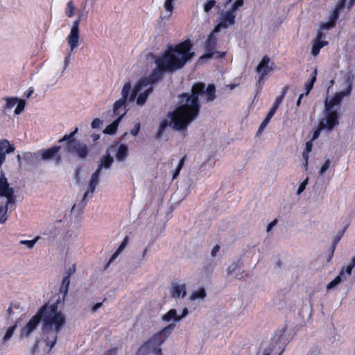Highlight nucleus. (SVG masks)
I'll return each mask as SVG.
<instances>
[{"label": "nucleus", "instance_id": "obj_1", "mask_svg": "<svg viewBox=\"0 0 355 355\" xmlns=\"http://www.w3.org/2000/svg\"><path fill=\"white\" fill-rule=\"evenodd\" d=\"M192 44L189 40L177 45L169 44L167 49L158 55L148 54L153 58L155 68L148 77L141 78L131 90V83L126 82L121 90L122 101L132 102L137 98V105L141 107L146 103L154 89V85L161 81L166 73L175 72L184 67L195 55L191 52Z\"/></svg>", "mask_w": 355, "mask_h": 355}, {"label": "nucleus", "instance_id": "obj_2", "mask_svg": "<svg viewBox=\"0 0 355 355\" xmlns=\"http://www.w3.org/2000/svg\"><path fill=\"white\" fill-rule=\"evenodd\" d=\"M216 87L214 84L206 85L205 83H194L191 92L182 93L179 97V105L168 114L170 118L163 119L159 124V129L165 130L168 125L177 131L187 130V126L197 119L200 114V102L207 103L214 101L216 98Z\"/></svg>", "mask_w": 355, "mask_h": 355}, {"label": "nucleus", "instance_id": "obj_3", "mask_svg": "<svg viewBox=\"0 0 355 355\" xmlns=\"http://www.w3.org/2000/svg\"><path fill=\"white\" fill-rule=\"evenodd\" d=\"M58 300L52 304H45L31 318L28 323L20 329L21 338L28 337L42 322V333L46 345L53 348L56 343L58 334L64 328L66 320L61 311L58 309Z\"/></svg>", "mask_w": 355, "mask_h": 355}, {"label": "nucleus", "instance_id": "obj_4", "mask_svg": "<svg viewBox=\"0 0 355 355\" xmlns=\"http://www.w3.org/2000/svg\"><path fill=\"white\" fill-rule=\"evenodd\" d=\"M67 41L70 47V50L64 58L63 67L60 69L58 63L55 62L51 63L46 74V81L55 83L58 78L62 76L64 71L68 67L71 62V53L73 52L79 45L80 31L79 28L77 27V22L72 24L69 35L67 37Z\"/></svg>", "mask_w": 355, "mask_h": 355}, {"label": "nucleus", "instance_id": "obj_5", "mask_svg": "<svg viewBox=\"0 0 355 355\" xmlns=\"http://www.w3.org/2000/svg\"><path fill=\"white\" fill-rule=\"evenodd\" d=\"M117 144L112 145L105 151V154L103 155L98 162V167L96 170L92 174L89 191H87L83 194V198H91L94 193L96 187L99 184V179L101 175H105V171L110 169L114 162V158L110 155V150H114L116 148Z\"/></svg>", "mask_w": 355, "mask_h": 355}, {"label": "nucleus", "instance_id": "obj_6", "mask_svg": "<svg viewBox=\"0 0 355 355\" xmlns=\"http://www.w3.org/2000/svg\"><path fill=\"white\" fill-rule=\"evenodd\" d=\"M243 0H235L231 6L225 11H222L219 18V23L214 28V32L218 33L221 29H226L235 24L237 10L243 6Z\"/></svg>", "mask_w": 355, "mask_h": 355}, {"label": "nucleus", "instance_id": "obj_7", "mask_svg": "<svg viewBox=\"0 0 355 355\" xmlns=\"http://www.w3.org/2000/svg\"><path fill=\"white\" fill-rule=\"evenodd\" d=\"M339 111L324 105L323 116L319 121L320 129H325V131L331 132L335 127L339 125Z\"/></svg>", "mask_w": 355, "mask_h": 355}, {"label": "nucleus", "instance_id": "obj_8", "mask_svg": "<svg viewBox=\"0 0 355 355\" xmlns=\"http://www.w3.org/2000/svg\"><path fill=\"white\" fill-rule=\"evenodd\" d=\"M289 341L290 338L287 334V331L286 329H282L281 331L276 332L275 336L271 343L272 347L267 346V342H263L261 345V349H259V351H261V349L264 350L265 347L272 348L273 350L277 347L278 350L280 351L279 355H281Z\"/></svg>", "mask_w": 355, "mask_h": 355}, {"label": "nucleus", "instance_id": "obj_9", "mask_svg": "<svg viewBox=\"0 0 355 355\" xmlns=\"http://www.w3.org/2000/svg\"><path fill=\"white\" fill-rule=\"evenodd\" d=\"M345 84L346 87L340 92L336 93L333 98L329 99V96L326 97L324 100V105H327L328 107H332L333 109L339 111V105L342 102L343 98L345 96H349L352 92V83L348 80H346L345 81Z\"/></svg>", "mask_w": 355, "mask_h": 355}, {"label": "nucleus", "instance_id": "obj_10", "mask_svg": "<svg viewBox=\"0 0 355 355\" xmlns=\"http://www.w3.org/2000/svg\"><path fill=\"white\" fill-rule=\"evenodd\" d=\"M60 149V146H54L47 149L40 150L41 162L52 161L55 166L60 165L62 162L61 155L59 153Z\"/></svg>", "mask_w": 355, "mask_h": 355}, {"label": "nucleus", "instance_id": "obj_11", "mask_svg": "<svg viewBox=\"0 0 355 355\" xmlns=\"http://www.w3.org/2000/svg\"><path fill=\"white\" fill-rule=\"evenodd\" d=\"M13 194L14 189L13 188L9 187L8 180L5 178L4 173L1 171L0 177V196H4L7 198V202L6 203V206L4 207L7 211L10 205H14L15 203V198Z\"/></svg>", "mask_w": 355, "mask_h": 355}, {"label": "nucleus", "instance_id": "obj_12", "mask_svg": "<svg viewBox=\"0 0 355 355\" xmlns=\"http://www.w3.org/2000/svg\"><path fill=\"white\" fill-rule=\"evenodd\" d=\"M65 150L72 155H76L80 159H85L88 155L87 146L78 141H70L66 144Z\"/></svg>", "mask_w": 355, "mask_h": 355}, {"label": "nucleus", "instance_id": "obj_13", "mask_svg": "<svg viewBox=\"0 0 355 355\" xmlns=\"http://www.w3.org/2000/svg\"><path fill=\"white\" fill-rule=\"evenodd\" d=\"M275 64L268 56H264L256 68V72L259 74V83L263 80L264 77L272 71Z\"/></svg>", "mask_w": 355, "mask_h": 355}, {"label": "nucleus", "instance_id": "obj_14", "mask_svg": "<svg viewBox=\"0 0 355 355\" xmlns=\"http://www.w3.org/2000/svg\"><path fill=\"white\" fill-rule=\"evenodd\" d=\"M216 37L214 33H210L205 42V53L200 56V60L211 58L215 53L219 54L220 58H223L225 56V53L224 52L220 53L214 51L216 46Z\"/></svg>", "mask_w": 355, "mask_h": 355}, {"label": "nucleus", "instance_id": "obj_15", "mask_svg": "<svg viewBox=\"0 0 355 355\" xmlns=\"http://www.w3.org/2000/svg\"><path fill=\"white\" fill-rule=\"evenodd\" d=\"M171 297L174 299L184 298L187 295V286L180 280H174L171 282Z\"/></svg>", "mask_w": 355, "mask_h": 355}, {"label": "nucleus", "instance_id": "obj_16", "mask_svg": "<svg viewBox=\"0 0 355 355\" xmlns=\"http://www.w3.org/2000/svg\"><path fill=\"white\" fill-rule=\"evenodd\" d=\"M344 8V2H340L338 4H337L336 7L335 8L333 13L331 15V19L329 21L323 23L321 25V28L322 29L328 30L331 28L334 27L336 24V22L339 17V11L342 10Z\"/></svg>", "mask_w": 355, "mask_h": 355}, {"label": "nucleus", "instance_id": "obj_17", "mask_svg": "<svg viewBox=\"0 0 355 355\" xmlns=\"http://www.w3.org/2000/svg\"><path fill=\"white\" fill-rule=\"evenodd\" d=\"M23 158L29 164L33 166L37 165L41 162L40 151L37 150L34 153L26 152L23 155Z\"/></svg>", "mask_w": 355, "mask_h": 355}, {"label": "nucleus", "instance_id": "obj_18", "mask_svg": "<svg viewBox=\"0 0 355 355\" xmlns=\"http://www.w3.org/2000/svg\"><path fill=\"white\" fill-rule=\"evenodd\" d=\"M126 102L127 101H122L121 99H119L114 103L113 112L115 115H119V116L121 114H123L124 116L126 114Z\"/></svg>", "mask_w": 355, "mask_h": 355}, {"label": "nucleus", "instance_id": "obj_19", "mask_svg": "<svg viewBox=\"0 0 355 355\" xmlns=\"http://www.w3.org/2000/svg\"><path fill=\"white\" fill-rule=\"evenodd\" d=\"M123 117V114L119 116L111 124L108 125L103 130V133L106 135H114L116 133L119 124Z\"/></svg>", "mask_w": 355, "mask_h": 355}, {"label": "nucleus", "instance_id": "obj_20", "mask_svg": "<svg viewBox=\"0 0 355 355\" xmlns=\"http://www.w3.org/2000/svg\"><path fill=\"white\" fill-rule=\"evenodd\" d=\"M128 155V148L125 144H121L116 153V159L117 161H124Z\"/></svg>", "mask_w": 355, "mask_h": 355}, {"label": "nucleus", "instance_id": "obj_21", "mask_svg": "<svg viewBox=\"0 0 355 355\" xmlns=\"http://www.w3.org/2000/svg\"><path fill=\"white\" fill-rule=\"evenodd\" d=\"M17 325H13L7 329V331L2 338L1 343L0 345V349H2L4 346H6V343L12 337L14 332L16 329Z\"/></svg>", "mask_w": 355, "mask_h": 355}, {"label": "nucleus", "instance_id": "obj_22", "mask_svg": "<svg viewBox=\"0 0 355 355\" xmlns=\"http://www.w3.org/2000/svg\"><path fill=\"white\" fill-rule=\"evenodd\" d=\"M316 75H317V70L316 69H314V71L312 72V76L311 78V79L305 83L304 84V88L306 89V92L304 93V94L306 96L309 95L310 91L312 89L313 85H314V83L316 80Z\"/></svg>", "mask_w": 355, "mask_h": 355}, {"label": "nucleus", "instance_id": "obj_23", "mask_svg": "<svg viewBox=\"0 0 355 355\" xmlns=\"http://www.w3.org/2000/svg\"><path fill=\"white\" fill-rule=\"evenodd\" d=\"M128 241V237H125L124 241L122 242V243L120 245V246L118 248L116 251L112 255V257L110 258L105 268H107L110 264H111L112 262L114 261L116 259V257L119 256V254L123 250L126 245V242Z\"/></svg>", "mask_w": 355, "mask_h": 355}, {"label": "nucleus", "instance_id": "obj_24", "mask_svg": "<svg viewBox=\"0 0 355 355\" xmlns=\"http://www.w3.org/2000/svg\"><path fill=\"white\" fill-rule=\"evenodd\" d=\"M166 338L167 336H164L162 333L159 332L150 338V343H155V345L160 347L161 345L164 343Z\"/></svg>", "mask_w": 355, "mask_h": 355}, {"label": "nucleus", "instance_id": "obj_25", "mask_svg": "<svg viewBox=\"0 0 355 355\" xmlns=\"http://www.w3.org/2000/svg\"><path fill=\"white\" fill-rule=\"evenodd\" d=\"M159 346L155 345V343H150V339L144 343L139 349L144 348L143 354L148 355L150 352H153V349H156Z\"/></svg>", "mask_w": 355, "mask_h": 355}, {"label": "nucleus", "instance_id": "obj_26", "mask_svg": "<svg viewBox=\"0 0 355 355\" xmlns=\"http://www.w3.org/2000/svg\"><path fill=\"white\" fill-rule=\"evenodd\" d=\"M206 291L204 288H200L192 293L190 296L191 300H203L206 297Z\"/></svg>", "mask_w": 355, "mask_h": 355}, {"label": "nucleus", "instance_id": "obj_27", "mask_svg": "<svg viewBox=\"0 0 355 355\" xmlns=\"http://www.w3.org/2000/svg\"><path fill=\"white\" fill-rule=\"evenodd\" d=\"M148 246H146L142 251L141 256L139 260L133 266L135 268H140L143 265V262L148 259Z\"/></svg>", "mask_w": 355, "mask_h": 355}, {"label": "nucleus", "instance_id": "obj_28", "mask_svg": "<svg viewBox=\"0 0 355 355\" xmlns=\"http://www.w3.org/2000/svg\"><path fill=\"white\" fill-rule=\"evenodd\" d=\"M177 318H178V316L177 315V312L175 309H171L162 316V320L165 322H169L171 320L178 321Z\"/></svg>", "mask_w": 355, "mask_h": 355}, {"label": "nucleus", "instance_id": "obj_29", "mask_svg": "<svg viewBox=\"0 0 355 355\" xmlns=\"http://www.w3.org/2000/svg\"><path fill=\"white\" fill-rule=\"evenodd\" d=\"M342 276H344L343 270L340 271V274L336 277H335L334 279H333L327 285V289L329 290L337 286L342 280H343Z\"/></svg>", "mask_w": 355, "mask_h": 355}, {"label": "nucleus", "instance_id": "obj_30", "mask_svg": "<svg viewBox=\"0 0 355 355\" xmlns=\"http://www.w3.org/2000/svg\"><path fill=\"white\" fill-rule=\"evenodd\" d=\"M76 6L73 4V1H69L64 10V13L67 17L71 18L75 15Z\"/></svg>", "mask_w": 355, "mask_h": 355}, {"label": "nucleus", "instance_id": "obj_31", "mask_svg": "<svg viewBox=\"0 0 355 355\" xmlns=\"http://www.w3.org/2000/svg\"><path fill=\"white\" fill-rule=\"evenodd\" d=\"M327 44H328L327 42H315L314 43V44L313 45L312 49H311V53L313 54V55H314V56L317 55L319 53L320 49L322 48L323 46L327 45Z\"/></svg>", "mask_w": 355, "mask_h": 355}, {"label": "nucleus", "instance_id": "obj_32", "mask_svg": "<svg viewBox=\"0 0 355 355\" xmlns=\"http://www.w3.org/2000/svg\"><path fill=\"white\" fill-rule=\"evenodd\" d=\"M240 260L233 262L227 268V273L230 275H234L235 272L240 269Z\"/></svg>", "mask_w": 355, "mask_h": 355}, {"label": "nucleus", "instance_id": "obj_33", "mask_svg": "<svg viewBox=\"0 0 355 355\" xmlns=\"http://www.w3.org/2000/svg\"><path fill=\"white\" fill-rule=\"evenodd\" d=\"M25 105H26V101L24 100H22V99L19 100L18 99V103H17V107L15 110V114L16 115H19V114H21L24 110Z\"/></svg>", "mask_w": 355, "mask_h": 355}, {"label": "nucleus", "instance_id": "obj_34", "mask_svg": "<svg viewBox=\"0 0 355 355\" xmlns=\"http://www.w3.org/2000/svg\"><path fill=\"white\" fill-rule=\"evenodd\" d=\"M39 236L35 237L34 239L28 241V240H21L19 243L21 245H26L28 248L32 249L37 241L39 240Z\"/></svg>", "mask_w": 355, "mask_h": 355}, {"label": "nucleus", "instance_id": "obj_35", "mask_svg": "<svg viewBox=\"0 0 355 355\" xmlns=\"http://www.w3.org/2000/svg\"><path fill=\"white\" fill-rule=\"evenodd\" d=\"M6 104L5 105V107L8 109H12L18 103V98L17 97L6 98Z\"/></svg>", "mask_w": 355, "mask_h": 355}, {"label": "nucleus", "instance_id": "obj_36", "mask_svg": "<svg viewBox=\"0 0 355 355\" xmlns=\"http://www.w3.org/2000/svg\"><path fill=\"white\" fill-rule=\"evenodd\" d=\"M184 157L182 158L180 162H179V164L177 166V168H175V170L173 172V178L172 179L173 180H175L179 175L183 165H184Z\"/></svg>", "mask_w": 355, "mask_h": 355}, {"label": "nucleus", "instance_id": "obj_37", "mask_svg": "<svg viewBox=\"0 0 355 355\" xmlns=\"http://www.w3.org/2000/svg\"><path fill=\"white\" fill-rule=\"evenodd\" d=\"M309 182V178L307 177L299 186L297 190V195H300L305 189L306 185L308 184Z\"/></svg>", "mask_w": 355, "mask_h": 355}, {"label": "nucleus", "instance_id": "obj_38", "mask_svg": "<svg viewBox=\"0 0 355 355\" xmlns=\"http://www.w3.org/2000/svg\"><path fill=\"white\" fill-rule=\"evenodd\" d=\"M174 0H166L164 3V8L167 12H169V16H171V12L173 9V2Z\"/></svg>", "mask_w": 355, "mask_h": 355}, {"label": "nucleus", "instance_id": "obj_39", "mask_svg": "<svg viewBox=\"0 0 355 355\" xmlns=\"http://www.w3.org/2000/svg\"><path fill=\"white\" fill-rule=\"evenodd\" d=\"M330 163L331 162L329 159L325 160L324 163L322 164L319 171V174L320 175H323L328 170V168L330 166Z\"/></svg>", "mask_w": 355, "mask_h": 355}, {"label": "nucleus", "instance_id": "obj_40", "mask_svg": "<svg viewBox=\"0 0 355 355\" xmlns=\"http://www.w3.org/2000/svg\"><path fill=\"white\" fill-rule=\"evenodd\" d=\"M103 121L101 119L96 118L92 121L91 126L93 129L99 128L103 125Z\"/></svg>", "mask_w": 355, "mask_h": 355}, {"label": "nucleus", "instance_id": "obj_41", "mask_svg": "<svg viewBox=\"0 0 355 355\" xmlns=\"http://www.w3.org/2000/svg\"><path fill=\"white\" fill-rule=\"evenodd\" d=\"M7 213L6 209L3 207H0V223H4L7 220V216H6Z\"/></svg>", "mask_w": 355, "mask_h": 355}, {"label": "nucleus", "instance_id": "obj_42", "mask_svg": "<svg viewBox=\"0 0 355 355\" xmlns=\"http://www.w3.org/2000/svg\"><path fill=\"white\" fill-rule=\"evenodd\" d=\"M352 267L349 266V264L346 266V268H343L344 272V276H342V278L343 280H347V277L351 275Z\"/></svg>", "mask_w": 355, "mask_h": 355}, {"label": "nucleus", "instance_id": "obj_43", "mask_svg": "<svg viewBox=\"0 0 355 355\" xmlns=\"http://www.w3.org/2000/svg\"><path fill=\"white\" fill-rule=\"evenodd\" d=\"M352 267L349 266V264L346 266V268H343L344 272V276H342V278L343 280H347V277L351 275Z\"/></svg>", "mask_w": 355, "mask_h": 355}, {"label": "nucleus", "instance_id": "obj_44", "mask_svg": "<svg viewBox=\"0 0 355 355\" xmlns=\"http://www.w3.org/2000/svg\"><path fill=\"white\" fill-rule=\"evenodd\" d=\"M87 205V200L83 197L82 200L80 201V202L76 205L74 204L71 208V211H73V209L77 207L80 210L83 209Z\"/></svg>", "mask_w": 355, "mask_h": 355}, {"label": "nucleus", "instance_id": "obj_45", "mask_svg": "<svg viewBox=\"0 0 355 355\" xmlns=\"http://www.w3.org/2000/svg\"><path fill=\"white\" fill-rule=\"evenodd\" d=\"M320 348L315 345L313 346L309 351L306 355H320Z\"/></svg>", "mask_w": 355, "mask_h": 355}, {"label": "nucleus", "instance_id": "obj_46", "mask_svg": "<svg viewBox=\"0 0 355 355\" xmlns=\"http://www.w3.org/2000/svg\"><path fill=\"white\" fill-rule=\"evenodd\" d=\"M174 329V324H169L166 327L164 328L162 331L159 332L162 333L164 336H168L173 329Z\"/></svg>", "mask_w": 355, "mask_h": 355}, {"label": "nucleus", "instance_id": "obj_47", "mask_svg": "<svg viewBox=\"0 0 355 355\" xmlns=\"http://www.w3.org/2000/svg\"><path fill=\"white\" fill-rule=\"evenodd\" d=\"M216 4L215 0H209L205 6L204 10L205 12H209Z\"/></svg>", "mask_w": 355, "mask_h": 355}, {"label": "nucleus", "instance_id": "obj_48", "mask_svg": "<svg viewBox=\"0 0 355 355\" xmlns=\"http://www.w3.org/2000/svg\"><path fill=\"white\" fill-rule=\"evenodd\" d=\"M64 141H66L67 144L70 141H77L74 140L71 137H70L69 135H65L60 139L58 140V143H62Z\"/></svg>", "mask_w": 355, "mask_h": 355}, {"label": "nucleus", "instance_id": "obj_49", "mask_svg": "<svg viewBox=\"0 0 355 355\" xmlns=\"http://www.w3.org/2000/svg\"><path fill=\"white\" fill-rule=\"evenodd\" d=\"M322 130H325V129H320V125L318 123V129H316L313 133L312 140L318 139L320 134V132Z\"/></svg>", "mask_w": 355, "mask_h": 355}, {"label": "nucleus", "instance_id": "obj_50", "mask_svg": "<svg viewBox=\"0 0 355 355\" xmlns=\"http://www.w3.org/2000/svg\"><path fill=\"white\" fill-rule=\"evenodd\" d=\"M270 119H267V118H265L264 120L262 121V123H261L259 128V130H258V133L261 132V131H263V130L267 126V125L268 124V123L270 122Z\"/></svg>", "mask_w": 355, "mask_h": 355}, {"label": "nucleus", "instance_id": "obj_51", "mask_svg": "<svg viewBox=\"0 0 355 355\" xmlns=\"http://www.w3.org/2000/svg\"><path fill=\"white\" fill-rule=\"evenodd\" d=\"M140 130V123H137L135 128L130 131V134L133 136H137Z\"/></svg>", "mask_w": 355, "mask_h": 355}, {"label": "nucleus", "instance_id": "obj_52", "mask_svg": "<svg viewBox=\"0 0 355 355\" xmlns=\"http://www.w3.org/2000/svg\"><path fill=\"white\" fill-rule=\"evenodd\" d=\"M103 306V302H98L93 306H89L90 310L92 313L96 312L100 308H101Z\"/></svg>", "mask_w": 355, "mask_h": 355}, {"label": "nucleus", "instance_id": "obj_53", "mask_svg": "<svg viewBox=\"0 0 355 355\" xmlns=\"http://www.w3.org/2000/svg\"><path fill=\"white\" fill-rule=\"evenodd\" d=\"M70 272L68 274L67 276L64 277L62 282V286L64 287H69L70 284Z\"/></svg>", "mask_w": 355, "mask_h": 355}, {"label": "nucleus", "instance_id": "obj_54", "mask_svg": "<svg viewBox=\"0 0 355 355\" xmlns=\"http://www.w3.org/2000/svg\"><path fill=\"white\" fill-rule=\"evenodd\" d=\"M309 153V152H305V151H303V153H302V157L305 161V164L304 165V168L305 170L308 169Z\"/></svg>", "mask_w": 355, "mask_h": 355}, {"label": "nucleus", "instance_id": "obj_55", "mask_svg": "<svg viewBox=\"0 0 355 355\" xmlns=\"http://www.w3.org/2000/svg\"><path fill=\"white\" fill-rule=\"evenodd\" d=\"M277 108H276L275 107L272 106V107L270 110V111L268 112L267 116L266 118L268 119H271V118L274 116V114H275L276 111H277Z\"/></svg>", "mask_w": 355, "mask_h": 355}, {"label": "nucleus", "instance_id": "obj_56", "mask_svg": "<svg viewBox=\"0 0 355 355\" xmlns=\"http://www.w3.org/2000/svg\"><path fill=\"white\" fill-rule=\"evenodd\" d=\"M284 97L282 96H278L275 101V103L273 105L274 107H275L276 108H278L279 105L282 103L283 100H284Z\"/></svg>", "mask_w": 355, "mask_h": 355}, {"label": "nucleus", "instance_id": "obj_57", "mask_svg": "<svg viewBox=\"0 0 355 355\" xmlns=\"http://www.w3.org/2000/svg\"><path fill=\"white\" fill-rule=\"evenodd\" d=\"M68 288L69 287H64L63 286H60V292L61 293H62L63 295V297H62V300H64V297H66V295H67V293H68Z\"/></svg>", "mask_w": 355, "mask_h": 355}, {"label": "nucleus", "instance_id": "obj_58", "mask_svg": "<svg viewBox=\"0 0 355 355\" xmlns=\"http://www.w3.org/2000/svg\"><path fill=\"white\" fill-rule=\"evenodd\" d=\"M277 220L276 219H275L274 220L270 222L267 226V228H266L267 232H269L277 225Z\"/></svg>", "mask_w": 355, "mask_h": 355}, {"label": "nucleus", "instance_id": "obj_59", "mask_svg": "<svg viewBox=\"0 0 355 355\" xmlns=\"http://www.w3.org/2000/svg\"><path fill=\"white\" fill-rule=\"evenodd\" d=\"M219 250H220V246L215 245L211 250V255L212 257H215L216 255L217 252L219 251Z\"/></svg>", "mask_w": 355, "mask_h": 355}, {"label": "nucleus", "instance_id": "obj_60", "mask_svg": "<svg viewBox=\"0 0 355 355\" xmlns=\"http://www.w3.org/2000/svg\"><path fill=\"white\" fill-rule=\"evenodd\" d=\"M164 130H164V129H159V128H158V130H157V133H156L155 138H156L157 139H160L162 138V135H163V133H164Z\"/></svg>", "mask_w": 355, "mask_h": 355}, {"label": "nucleus", "instance_id": "obj_61", "mask_svg": "<svg viewBox=\"0 0 355 355\" xmlns=\"http://www.w3.org/2000/svg\"><path fill=\"white\" fill-rule=\"evenodd\" d=\"M83 15V12H80L78 13V18L73 22V24H75L76 22H77V27L78 28H79V24H80V21H81Z\"/></svg>", "mask_w": 355, "mask_h": 355}, {"label": "nucleus", "instance_id": "obj_62", "mask_svg": "<svg viewBox=\"0 0 355 355\" xmlns=\"http://www.w3.org/2000/svg\"><path fill=\"white\" fill-rule=\"evenodd\" d=\"M311 150H312V144L311 141H307L306 143V148L304 150V151L310 153L311 151Z\"/></svg>", "mask_w": 355, "mask_h": 355}, {"label": "nucleus", "instance_id": "obj_63", "mask_svg": "<svg viewBox=\"0 0 355 355\" xmlns=\"http://www.w3.org/2000/svg\"><path fill=\"white\" fill-rule=\"evenodd\" d=\"M325 38V35H324L322 32H319L317 34V42H322V39Z\"/></svg>", "mask_w": 355, "mask_h": 355}, {"label": "nucleus", "instance_id": "obj_64", "mask_svg": "<svg viewBox=\"0 0 355 355\" xmlns=\"http://www.w3.org/2000/svg\"><path fill=\"white\" fill-rule=\"evenodd\" d=\"M153 354L155 355H162V349L160 347L153 349V352H152Z\"/></svg>", "mask_w": 355, "mask_h": 355}]
</instances>
